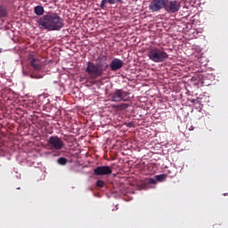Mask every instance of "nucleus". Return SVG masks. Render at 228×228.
Listing matches in <instances>:
<instances>
[{
  "label": "nucleus",
  "instance_id": "obj_1",
  "mask_svg": "<svg viewBox=\"0 0 228 228\" xmlns=\"http://www.w3.org/2000/svg\"><path fill=\"white\" fill-rule=\"evenodd\" d=\"M39 29L46 31H61L65 26L61 16L56 12H48L37 20Z\"/></svg>",
  "mask_w": 228,
  "mask_h": 228
},
{
  "label": "nucleus",
  "instance_id": "obj_2",
  "mask_svg": "<svg viewBox=\"0 0 228 228\" xmlns=\"http://www.w3.org/2000/svg\"><path fill=\"white\" fill-rule=\"evenodd\" d=\"M108 57L103 54H100L96 60L95 63L92 61L87 62L86 69V74H88L90 79H97L102 77L105 70L108 69Z\"/></svg>",
  "mask_w": 228,
  "mask_h": 228
},
{
  "label": "nucleus",
  "instance_id": "obj_3",
  "mask_svg": "<svg viewBox=\"0 0 228 228\" xmlns=\"http://www.w3.org/2000/svg\"><path fill=\"white\" fill-rule=\"evenodd\" d=\"M148 57L154 63H163L168 60V53L163 48L153 46L148 51Z\"/></svg>",
  "mask_w": 228,
  "mask_h": 228
},
{
  "label": "nucleus",
  "instance_id": "obj_4",
  "mask_svg": "<svg viewBox=\"0 0 228 228\" xmlns=\"http://www.w3.org/2000/svg\"><path fill=\"white\" fill-rule=\"evenodd\" d=\"M169 0H151L149 4V10L152 12H160V10H166L167 4Z\"/></svg>",
  "mask_w": 228,
  "mask_h": 228
},
{
  "label": "nucleus",
  "instance_id": "obj_5",
  "mask_svg": "<svg viewBox=\"0 0 228 228\" xmlns=\"http://www.w3.org/2000/svg\"><path fill=\"white\" fill-rule=\"evenodd\" d=\"M110 98L114 102H120V101L127 102L129 101V93L122 89H117L110 94Z\"/></svg>",
  "mask_w": 228,
  "mask_h": 228
},
{
  "label": "nucleus",
  "instance_id": "obj_6",
  "mask_svg": "<svg viewBox=\"0 0 228 228\" xmlns=\"http://www.w3.org/2000/svg\"><path fill=\"white\" fill-rule=\"evenodd\" d=\"M48 146L53 151H61L65 147V142L58 136H51L48 140Z\"/></svg>",
  "mask_w": 228,
  "mask_h": 228
},
{
  "label": "nucleus",
  "instance_id": "obj_7",
  "mask_svg": "<svg viewBox=\"0 0 228 228\" xmlns=\"http://www.w3.org/2000/svg\"><path fill=\"white\" fill-rule=\"evenodd\" d=\"M112 172L110 166H99L94 169V175H110Z\"/></svg>",
  "mask_w": 228,
  "mask_h": 228
},
{
  "label": "nucleus",
  "instance_id": "obj_8",
  "mask_svg": "<svg viewBox=\"0 0 228 228\" xmlns=\"http://www.w3.org/2000/svg\"><path fill=\"white\" fill-rule=\"evenodd\" d=\"M180 8H181V5H180L179 2H177L175 0H174V1L169 0V3L166 6L167 12H170V13H175V12H179Z\"/></svg>",
  "mask_w": 228,
  "mask_h": 228
},
{
  "label": "nucleus",
  "instance_id": "obj_9",
  "mask_svg": "<svg viewBox=\"0 0 228 228\" xmlns=\"http://www.w3.org/2000/svg\"><path fill=\"white\" fill-rule=\"evenodd\" d=\"M28 60L31 67H33L35 70H42V61H39L38 58L34 55H29Z\"/></svg>",
  "mask_w": 228,
  "mask_h": 228
},
{
  "label": "nucleus",
  "instance_id": "obj_10",
  "mask_svg": "<svg viewBox=\"0 0 228 228\" xmlns=\"http://www.w3.org/2000/svg\"><path fill=\"white\" fill-rule=\"evenodd\" d=\"M110 67L112 72H117V70H120V69L124 67V61H122L120 59L115 58L111 61Z\"/></svg>",
  "mask_w": 228,
  "mask_h": 228
},
{
  "label": "nucleus",
  "instance_id": "obj_11",
  "mask_svg": "<svg viewBox=\"0 0 228 228\" xmlns=\"http://www.w3.org/2000/svg\"><path fill=\"white\" fill-rule=\"evenodd\" d=\"M167 179V175H157L155 178H149L147 181V184H157L158 183H163Z\"/></svg>",
  "mask_w": 228,
  "mask_h": 228
},
{
  "label": "nucleus",
  "instance_id": "obj_12",
  "mask_svg": "<svg viewBox=\"0 0 228 228\" xmlns=\"http://www.w3.org/2000/svg\"><path fill=\"white\" fill-rule=\"evenodd\" d=\"M117 3H124V0H102L100 8L104 10V8H106V4H117Z\"/></svg>",
  "mask_w": 228,
  "mask_h": 228
},
{
  "label": "nucleus",
  "instance_id": "obj_13",
  "mask_svg": "<svg viewBox=\"0 0 228 228\" xmlns=\"http://www.w3.org/2000/svg\"><path fill=\"white\" fill-rule=\"evenodd\" d=\"M34 13L37 15L38 17L44 15L45 13V10L44 9V6L37 5L34 7Z\"/></svg>",
  "mask_w": 228,
  "mask_h": 228
},
{
  "label": "nucleus",
  "instance_id": "obj_14",
  "mask_svg": "<svg viewBox=\"0 0 228 228\" xmlns=\"http://www.w3.org/2000/svg\"><path fill=\"white\" fill-rule=\"evenodd\" d=\"M8 15V11L6 7L0 5V19H3Z\"/></svg>",
  "mask_w": 228,
  "mask_h": 228
},
{
  "label": "nucleus",
  "instance_id": "obj_15",
  "mask_svg": "<svg viewBox=\"0 0 228 228\" xmlns=\"http://www.w3.org/2000/svg\"><path fill=\"white\" fill-rule=\"evenodd\" d=\"M58 165L65 166L69 163V159H65L64 157H61L57 159Z\"/></svg>",
  "mask_w": 228,
  "mask_h": 228
},
{
  "label": "nucleus",
  "instance_id": "obj_16",
  "mask_svg": "<svg viewBox=\"0 0 228 228\" xmlns=\"http://www.w3.org/2000/svg\"><path fill=\"white\" fill-rule=\"evenodd\" d=\"M127 108H129L128 103H122V104L117 106L118 111H122L124 110H127Z\"/></svg>",
  "mask_w": 228,
  "mask_h": 228
},
{
  "label": "nucleus",
  "instance_id": "obj_17",
  "mask_svg": "<svg viewBox=\"0 0 228 228\" xmlns=\"http://www.w3.org/2000/svg\"><path fill=\"white\" fill-rule=\"evenodd\" d=\"M191 102H192L195 106L199 105L200 110H201L202 108L200 107V99L197 98V99H192L191 101Z\"/></svg>",
  "mask_w": 228,
  "mask_h": 228
},
{
  "label": "nucleus",
  "instance_id": "obj_18",
  "mask_svg": "<svg viewBox=\"0 0 228 228\" xmlns=\"http://www.w3.org/2000/svg\"><path fill=\"white\" fill-rule=\"evenodd\" d=\"M106 183H104V181L102 180H98L96 182V186H98V188H104Z\"/></svg>",
  "mask_w": 228,
  "mask_h": 228
},
{
  "label": "nucleus",
  "instance_id": "obj_19",
  "mask_svg": "<svg viewBox=\"0 0 228 228\" xmlns=\"http://www.w3.org/2000/svg\"><path fill=\"white\" fill-rule=\"evenodd\" d=\"M195 129V127H193V126H191L190 127H189V131H193Z\"/></svg>",
  "mask_w": 228,
  "mask_h": 228
},
{
  "label": "nucleus",
  "instance_id": "obj_20",
  "mask_svg": "<svg viewBox=\"0 0 228 228\" xmlns=\"http://www.w3.org/2000/svg\"><path fill=\"white\" fill-rule=\"evenodd\" d=\"M3 53V48H0V53Z\"/></svg>",
  "mask_w": 228,
  "mask_h": 228
},
{
  "label": "nucleus",
  "instance_id": "obj_21",
  "mask_svg": "<svg viewBox=\"0 0 228 228\" xmlns=\"http://www.w3.org/2000/svg\"><path fill=\"white\" fill-rule=\"evenodd\" d=\"M224 197H225V196H228V193H224Z\"/></svg>",
  "mask_w": 228,
  "mask_h": 228
},
{
  "label": "nucleus",
  "instance_id": "obj_22",
  "mask_svg": "<svg viewBox=\"0 0 228 228\" xmlns=\"http://www.w3.org/2000/svg\"><path fill=\"white\" fill-rule=\"evenodd\" d=\"M31 77H32V79H33V77H33V75H31Z\"/></svg>",
  "mask_w": 228,
  "mask_h": 228
},
{
  "label": "nucleus",
  "instance_id": "obj_23",
  "mask_svg": "<svg viewBox=\"0 0 228 228\" xmlns=\"http://www.w3.org/2000/svg\"><path fill=\"white\" fill-rule=\"evenodd\" d=\"M1 126H3V124L0 123V127H1Z\"/></svg>",
  "mask_w": 228,
  "mask_h": 228
}]
</instances>
